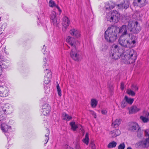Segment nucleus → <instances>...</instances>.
<instances>
[{"label":"nucleus","mask_w":149,"mask_h":149,"mask_svg":"<svg viewBox=\"0 0 149 149\" xmlns=\"http://www.w3.org/2000/svg\"><path fill=\"white\" fill-rule=\"evenodd\" d=\"M125 145L124 143H121L118 146V149H124Z\"/></svg>","instance_id":"obj_40"},{"label":"nucleus","mask_w":149,"mask_h":149,"mask_svg":"<svg viewBox=\"0 0 149 149\" xmlns=\"http://www.w3.org/2000/svg\"><path fill=\"white\" fill-rule=\"evenodd\" d=\"M130 109L129 111V113L130 114L135 113L139 110L136 106H132Z\"/></svg>","instance_id":"obj_19"},{"label":"nucleus","mask_w":149,"mask_h":149,"mask_svg":"<svg viewBox=\"0 0 149 149\" xmlns=\"http://www.w3.org/2000/svg\"><path fill=\"white\" fill-rule=\"evenodd\" d=\"M142 135V133L141 132V130L138 133V132H137V136L139 138L141 137Z\"/></svg>","instance_id":"obj_50"},{"label":"nucleus","mask_w":149,"mask_h":149,"mask_svg":"<svg viewBox=\"0 0 149 149\" xmlns=\"http://www.w3.org/2000/svg\"><path fill=\"white\" fill-rule=\"evenodd\" d=\"M44 62H45V64H46V61L47 60H46V58H45L44 59H43Z\"/></svg>","instance_id":"obj_57"},{"label":"nucleus","mask_w":149,"mask_h":149,"mask_svg":"<svg viewBox=\"0 0 149 149\" xmlns=\"http://www.w3.org/2000/svg\"><path fill=\"white\" fill-rule=\"evenodd\" d=\"M121 119H116L112 123L111 126L114 128L118 127L121 123Z\"/></svg>","instance_id":"obj_21"},{"label":"nucleus","mask_w":149,"mask_h":149,"mask_svg":"<svg viewBox=\"0 0 149 149\" xmlns=\"http://www.w3.org/2000/svg\"><path fill=\"white\" fill-rule=\"evenodd\" d=\"M105 7V8L106 10H111V9L110 7L109 6L108 3H107Z\"/></svg>","instance_id":"obj_45"},{"label":"nucleus","mask_w":149,"mask_h":149,"mask_svg":"<svg viewBox=\"0 0 149 149\" xmlns=\"http://www.w3.org/2000/svg\"><path fill=\"white\" fill-rule=\"evenodd\" d=\"M44 47H45V45H44L43 46V49H44Z\"/></svg>","instance_id":"obj_62"},{"label":"nucleus","mask_w":149,"mask_h":149,"mask_svg":"<svg viewBox=\"0 0 149 149\" xmlns=\"http://www.w3.org/2000/svg\"><path fill=\"white\" fill-rule=\"evenodd\" d=\"M122 59L125 64H128L134 63L136 59V52L133 49L129 48L123 51Z\"/></svg>","instance_id":"obj_1"},{"label":"nucleus","mask_w":149,"mask_h":149,"mask_svg":"<svg viewBox=\"0 0 149 149\" xmlns=\"http://www.w3.org/2000/svg\"><path fill=\"white\" fill-rule=\"evenodd\" d=\"M124 99L127 103L130 104H132L134 101L133 98H129L127 96H125Z\"/></svg>","instance_id":"obj_25"},{"label":"nucleus","mask_w":149,"mask_h":149,"mask_svg":"<svg viewBox=\"0 0 149 149\" xmlns=\"http://www.w3.org/2000/svg\"><path fill=\"white\" fill-rule=\"evenodd\" d=\"M123 51L125 50H123V49H120L118 51H116V49L115 50L111 49L109 52L110 56L115 60L120 58V57H121V58L122 59L123 56Z\"/></svg>","instance_id":"obj_5"},{"label":"nucleus","mask_w":149,"mask_h":149,"mask_svg":"<svg viewBox=\"0 0 149 149\" xmlns=\"http://www.w3.org/2000/svg\"><path fill=\"white\" fill-rule=\"evenodd\" d=\"M107 49V46L106 45L102 46V49H101V51H105Z\"/></svg>","instance_id":"obj_44"},{"label":"nucleus","mask_w":149,"mask_h":149,"mask_svg":"<svg viewBox=\"0 0 149 149\" xmlns=\"http://www.w3.org/2000/svg\"><path fill=\"white\" fill-rule=\"evenodd\" d=\"M51 21V22L53 24L54 26L57 27L59 26L58 25L60 22L59 20L57 18Z\"/></svg>","instance_id":"obj_24"},{"label":"nucleus","mask_w":149,"mask_h":149,"mask_svg":"<svg viewBox=\"0 0 149 149\" xmlns=\"http://www.w3.org/2000/svg\"><path fill=\"white\" fill-rule=\"evenodd\" d=\"M46 131L47 132V133L45 135V136L46 137L45 141H46V142L45 144H46L48 141L49 139V137H48V136H49V129L47 128L46 130Z\"/></svg>","instance_id":"obj_34"},{"label":"nucleus","mask_w":149,"mask_h":149,"mask_svg":"<svg viewBox=\"0 0 149 149\" xmlns=\"http://www.w3.org/2000/svg\"><path fill=\"white\" fill-rule=\"evenodd\" d=\"M1 19V17H0V19Z\"/></svg>","instance_id":"obj_64"},{"label":"nucleus","mask_w":149,"mask_h":149,"mask_svg":"<svg viewBox=\"0 0 149 149\" xmlns=\"http://www.w3.org/2000/svg\"><path fill=\"white\" fill-rule=\"evenodd\" d=\"M57 90L58 92V95L59 96H61V91L58 84L56 86Z\"/></svg>","instance_id":"obj_36"},{"label":"nucleus","mask_w":149,"mask_h":149,"mask_svg":"<svg viewBox=\"0 0 149 149\" xmlns=\"http://www.w3.org/2000/svg\"><path fill=\"white\" fill-rule=\"evenodd\" d=\"M130 4L129 1L128 0L124 1L121 3L117 5L118 8L127 9L129 7Z\"/></svg>","instance_id":"obj_15"},{"label":"nucleus","mask_w":149,"mask_h":149,"mask_svg":"<svg viewBox=\"0 0 149 149\" xmlns=\"http://www.w3.org/2000/svg\"><path fill=\"white\" fill-rule=\"evenodd\" d=\"M5 120V118L3 117V116L2 115L0 116V123H1V125L3 124V121Z\"/></svg>","instance_id":"obj_41"},{"label":"nucleus","mask_w":149,"mask_h":149,"mask_svg":"<svg viewBox=\"0 0 149 149\" xmlns=\"http://www.w3.org/2000/svg\"><path fill=\"white\" fill-rule=\"evenodd\" d=\"M93 116H94V118H96V114H95V115H94Z\"/></svg>","instance_id":"obj_61"},{"label":"nucleus","mask_w":149,"mask_h":149,"mask_svg":"<svg viewBox=\"0 0 149 149\" xmlns=\"http://www.w3.org/2000/svg\"><path fill=\"white\" fill-rule=\"evenodd\" d=\"M130 38L128 40L130 47L132 48L135 47L136 45L137 38L136 36L132 34H128Z\"/></svg>","instance_id":"obj_11"},{"label":"nucleus","mask_w":149,"mask_h":149,"mask_svg":"<svg viewBox=\"0 0 149 149\" xmlns=\"http://www.w3.org/2000/svg\"><path fill=\"white\" fill-rule=\"evenodd\" d=\"M128 103L125 100L121 102V107L122 108H125L127 104Z\"/></svg>","instance_id":"obj_39"},{"label":"nucleus","mask_w":149,"mask_h":149,"mask_svg":"<svg viewBox=\"0 0 149 149\" xmlns=\"http://www.w3.org/2000/svg\"><path fill=\"white\" fill-rule=\"evenodd\" d=\"M119 44L124 49L123 50H125L129 48L130 49L128 43V40H126V38L124 36H120L118 40Z\"/></svg>","instance_id":"obj_7"},{"label":"nucleus","mask_w":149,"mask_h":149,"mask_svg":"<svg viewBox=\"0 0 149 149\" xmlns=\"http://www.w3.org/2000/svg\"><path fill=\"white\" fill-rule=\"evenodd\" d=\"M114 28L118 29V35L121 34L120 36H124L125 35L128 34L129 33L127 29V26L126 25H123L119 27L115 26Z\"/></svg>","instance_id":"obj_8"},{"label":"nucleus","mask_w":149,"mask_h":149,"mask_svg":"<svg viewBox=\"0 0 149 149\" xmlns=\"http://www.w3.org/2000/svg\"><path fill=\"white\" fill-rule=\"evenodd\" d=\"M50 17L51 21L57 18L56 13L54 11L52 12L50 15Z\"/></svg>","instance_id":"obj_31"},{"label":"nucleus","mask_w":149,"mask_h":149,"mask_svg":"<svg viewBox=\"0 0 149 149\" xmlns=\"http://www.w3.org/2000/svg\"><path fill=\"white\" fill-rule=\"evenodd\" d=\"M90 146L91 147L92 149H95V145L93 141H91V142Z\"/></svg>","instance_id":"obj_42"},{"label":"nucleus","mask_w":149,"mask_h":149,"mask_svg":"<svg viewBox=\"0 0 149 149\" xmlns=\"http://www.w3.org/2000/svg\"><path fill=\"white\" fill-rule=\"evenodd\" d=\"M63 116L64 117L63 119L67 121H69L72 118V117L71 116H69L68 114L64 113Z\"/></svg>","instance_id":"obj_28"},{"label":"nucleus","mask_w":149,"mask_h":149,"mask_svg":"<svg viewBox=\"0 0 149 149\" xmlns=\"http://www.w3.org/2000/svg\"><path fill=\"white\" fill-rule=\"evenodd\" d=\"M49 5L51 7H53L55 5V3L54 1L52 0L49 1Z\"/></svg>","instance_id":"obj_43"},{"label":"nucleus","mask_w":149,"mask_h":149,"mask_svg":"<svg viewBox=\"0 0 149 149\" xmlns=\"http://www.w3.org/2000/svg\"><path fill=\"white\" fill-rule=\"evenodd\" d=\"M132 90L134 91H137L138 90V87L135 84H132L131 86Z\"/></svg>","instance_id":"obj_37"},{"label":"nucleus","mask_w":149,"mask_h":149,"mask_svg":"<svg viewBox=\"0 0 149 149\" xmlns=\"http://www.w3.org/2000/svg\"><path fill=\"white\" fill-rule=\"evenodd\" d=\"M1 125V130H2L3 132H6L8 131V128H10V127L8 126V125H6L5 126H3V124H2Z\"/></svg>","instance_id":"obj_33"},{"label":"nucleus","mask_w":149,"mask_h":149,"mask_svg":"<svg viewBox=\"0 0 149 149\" xmlns=\"http://www.w3.org/2000/svg\"><path fill=\"white\" fill-rule=\"evenodd\" d=\"M67 42L71 45L72 48H77V46L80 43L79 42L73 38L69 36L66 39Z\"/></svg>","instance_id":"obj_9"},{"label":"nucleus","mask_w":149,"mask_h":149,"mask_svg":"<svg viewBox=\"0 0 149 149\" xmlns=\"http://www.w3.org/2000/svg\"><path fill=\"white\" fill-rule=\"evenodd\" d=\"M120 17V15L116 10L111 11L108 14L107 16V21L114 24L119 21Z\"/></svg>","instance_id":"obj_4"},{"label":"nucleus","mask_w":149,"mask_h":149,"mask_svg":"<svg viewBox=\"0 0 149 149\" xmlns=\"http://www.w3.org/2000/svg\"><path fill=\"white\" fill-rule=\"evenodd\" d=\"M127 93L128 95L132 96H134L135 94V92L131 90L128 89Z\"/></svg>","instance_id":"obj_35"},{"label":"nucleus","mask_w":149,"mask_h":149,"mask_svg":"<svg viewBox=\"0 0 149 149\" xmlns=\"http://www.w3.org/2000/svg\"><path fill=\"white\" fill-rule=\"evenodd\" d=\"M143 116L140 117V119L144 123H147L149 121V117L147 116H145L144 114H143Z\"/></svg>","instance_id":"obj_22"},{"label":"nucleus","mask_w":149,"mask_h":149,"mask_svg":"<svg viewBox=\"0 0 149 149\" xmlns=\"http://www.w3.org/2000/svg\"><path fill=\"white\" fill-rule=\"evenodd\" d=\"M70 34L76 38H78L80 36V34L79 32L77 30L74 29H71L70 31Z\"/></svg>","instance_id":"obj_17"},{"label":"nucleus","mask_w":149,"mask_h":149,"mask_svg":"<svg viewBox=\"0 0 149 149\" xmlns=\"http://www.w3.org/2000/svg\"><path fill=\"white\" fill-rule=\"evenodd\" d=\"M108 4L110 7L111 9H112L115 6V3L111 1L109 2Z\"/></svg>","instance_id":"obj_38"},{"label":"nucleus","mask_w":149,"mask_h":149,"mask_svg":"<svg viewBox=\"0 0 149 149\" xmlns=\"http://www.w3.org/2000/svg\"><path fill=\"white\" fill-rule=\"evenodd\" d=\"M136 1H137L138 3H141V0H137Z\"/></svg>","instance_id":"obj_58"},{"label":"nucleus","mask_w":149,"mask_h":149,"mask_svg":"<svg viewBox=\"0 0 149 149\" xmlns=\"http://www.w3.org/2000/svg\"><path fill=\"white\" fill-rule=\"evenodd\" d=\"M78 127L77 128L79 129L80 130H81V132H83L84 130L82 128V127L81 125H78Z\"/></svg>","instance_id":"obj_47"},{"label":"nucleus","mask_w":149,"mask_h":149,"mask_svg":"<svg viewBox=\"0 0 149 149\" xmlns=\"http://www.w3.org/2000/svg\"><path fill=\"white\" fill-rule=\"evenodd\" d=\"M133 4L134 6H138V4L137 3L136 0H134L133 2Z\"/></svg>","instance_id":"obj_51"},{"label":"nucleus","mask_w":149,"mask_h":149,"mask_svg":"<svg viewBox=\"0 0 149 149\" xmlns=\"http://www.w3.org/2000/svg\"><path fill=\"white\" fill-rule=\"evenodd\" d=\"M1 109H2V110L4 112H6V109L3 107H1Z\"/></svg>","instance_id":"obj_54"},{"label":"nucleus","mask_w":149,"mask_h":149,"mask_svg":"<svg viewBox=\"0 0 149 149\" xmlns=\"http://www.w3.org/2000/svg\"><path fill=\"white\" fill-rule=\"evenodd\" d=\"M101 113L102 114L105 115L107 113V111L106 110H102L101 111Z\"/></svg>","instance_id":"obj_52"},{"label":"nucleus","mask_w":149,"mask_h":149,"mask_svg":"<svg viewBox=\"0 0 149 149\" xmlns=\"http://www.w3.org/2000/svg\"><path fill=\"white\" fill-rule=\"evenodd\" d=\"M48 70L47 75L45 77L44 82L46 84H49L50 81V79L52 77L51 72L49 70L46 69L45 71V72L46 73V72Z\"/></svg>","instance_id":"obj_14"},{"label":"nucleus","mask_w":149,"mask_h":149,"mask_svg":"<svg viewBox=\"0 0 149 149\" xmlns=\"http://www.w3.org/2000/svg\"><path fill=\"white\" fill-rule=\"evenodd\" d=\"M89 140L88 134L86 133L85 135V138L83 139L82 141L86 145H88L89 143Z\"/></svg>","instance_id":"obj_29"},{"label":"nucleus","mask_w":149,"mask_h":149,"mask_svg":"<svg viewBox=\"0 0 149 149\" xmlns=\"http://www.w3.org/2000/svg\"><path fill=\"white\" fill-rule=\"evenodd\" d=\"M141 6H143L146 4V0H141Z\"/></svg>","instance_id":"obj_46"},{"label":"nucleus","mask_w":149,"mask_h":149,"mask_svg":"<svg viewBox=\"0 0 149 149\" xmlns=\"http://www.w3.org/2000/svg\"><path fill=\"white\" fill-rule=\"evenodd\" d=\"M66 149H74L73 148L70 147L69 146H68L66 148Z\"/></svg>","instance_id":"obj_56"},{"label":"nucleus","mask_w":149,"mask_h":149,"mask_svg":"<svg viewBox=\"0 0 149 149\" xmlns=\"http://www.w3.org/2000/svg\"><path fill=\"white\" fill-rule=\"evenodd\" d=\"M145 133L149 135V129L146 130L145 131Z\"/></svg>","instance_id":"obj_53"},{"label":"nucleus","mask_w":149,"mask_h":149,"mask_svg":"<svg viewBox=\"0 0 149 149\" xmlns=\"http://www.w3.org/2000/svg\"><path fill=\"white\" fill-rule=\"evenodd\" d=\"M1 63L2 64L3 68H8L9 65V63L8 62H7L5 61L4 60L1 61Z\"/></svg>","instance_id":"obj_27"},{"label":"nucleus","mask_w":149,"mask_h":149,"mask_svg":"<svg viewBox=\"0 0 149 149\" xmlns=\"http://www.w3.org/2000/svg\"><path fill=\"white\" fill-rule=\"evenodd\" d=\"M127 149H132L130 147H128Z\"/></svg>","instance_id":"obj_60"},{"label":"nucleus","mask_w":149,"mask_h":149,"mask_svg":"<svg viewBox=\"0 0 149 149\" xmlns=\"http://www.w3.org/2000/svg\"><path fill=\"white\" fill-rule=\"evenodd\" d=\"M120 88L122 90H123L124 88V84L123 82L121 83Z\"/></svg>","instance_id":"obj_49"},{"label":"nucleus","mask_w":149,"mask_h":149,"mask_svg":"<svg viewBox=\"0 0 149 149\" xmlns=\"http://www.w3.org/2000/svg\"><path fill=\"white\" fill-rule=\"evenodd\" d=\"M92 111L93 112V113H92V115H95V114H96L93 111Z\"/></svg>","instance_id":"obj_59"},{"label":"nucleus","mask_w":149,"mask_h":149,"mask_svg":"<svg viewBox=\"0 0 149 149\" xmlns=\"http://www.w3.org/2000/svg\"><path fill=\"white\" fill-rule=\"evenodd\" d=\"M128 130L132 132H138V133L140 130V128L139 125L135 122L130 123L128 125Z\"/></svg>","instance_id":"obj_10"},{"label":"nucleus","mask_w":149,"mask_h":149,"mask_svg":"<svg viewBox=\"0 0 149 149\" xmlns=\"http://www.w3.org/2000/svg\"><path fill=\"white\" fill-rule=\"evenodd\" d=\"M70 22L68 18L67 17H64L63 18V22L62 23V26L63 28H62L63 31H65L66 29L69 25Z\"/></svg>","instance_id":"obj_12"},{"label":"nucleus","mask_w":149,"mask_h":149,"mask_svg":"<svg viewBox=\"0 0 149 149\" xmlns=\"http://www.w3.org/2000/svg\"><path fill=\"white\" fill-rule=\"evenodd\" d=\"M127 29L128 32H130L129 34H137L140 31L141 27L137 21L134 22L130 21L128 22L127 25Z\"/></svg>","instance_id":"obj_3"},{"label":"nucleus","mask_w":149,"mask_h":149,"mask_svg":"<svg viewBox=\"0 0 149 149\" xmlns=\"http://www.w3.org/2000/svg\"><path fill=\"white\" fill-rule=\"evenodd\" d=\"M50 111V107L49 105L47 104H45L42 106V112L43 114L45 115L49 114Z\"/></svg>","instance_id":"obj_13"},{"label":"nucleus","mask_w":149,"mask_h":149,"mask_svg":"<svg viewBox=\"0 0 149 149\" xmlns=\"http://www.w3.org/2000/svg\"><path fill=\"white\" fill-rule=\"evenodd\" d=\"M117 145V143L114 141L110 143L108 145L107 147L109 148H111L115 147Z\"/></svg>","instance_id":"obj_30"},{"label":"nucleus","mask_w":149,"mask_h":149,"mask_svg":"<svg viewBox=\"0 0 149 149\" xmlns=\"http://www.w3.org/2000/svg\"><path fill=\"white\" fill-rule=\"evenodd\" d=\"M56 7L57 8L58 10L60 12H61V10L60 9V8L58 6H56Z\"/></svg>","instance_id":"obj_55"},{"label":"nucleus","mask_w":149,"mask_h":149,"mask_svg":"<svg viewBox=\"0 0 149 149\" xmlns=\"http://www.w3.org/2000/svg\"><path fill=\"white\" fill-rule=\"evenodd\" d=\"M81 53L79 50L77 48L71 49V50L70 52L71 57L74 61H79L80 60Z\"/></svg>","instance_id":"obj_6"},{"label":"nucleus","mask_w":149,"mask_h":149,"mask_svg":"<svg viewBox=\"0 0 149 149\" xmlns=\"http://www.w3.org/2000/svg\"><path fill=\"white\" fill-rule=\"evenodd\" d=\"M118 29L113 26L108 28L105 32L104 38L106 41L109 43H113L117 38Z\"/></svg>","instance_id":"obj_2"},{"label":"nucleus","mask_w":149,"mask_h":149,"mask_svg":"<svg viewBox=\"0 0 149 149\" xmlns=\"http://www.w3.org/2000/svg\"><path fill=\"white\" fill-rule=\"evenodd\" d=\"M8 95L7 90L5 89L3 87L0 86V96L1 97H5Z\"/></svg>","instance_id":"obj_18"},{"label":"nucleus","mask_w":149,"mask_h":149,"mask_svg":"<svg viewBox=\"0 0 149 149\" xmlns=\"http://www.w3.org/2000/svg\"><path fill=\"white\" fill-rule=\"evenodd\" d=\"M114 49L113 50L116 49V51H118V45H116L114 47Z\"/></svg>","instance_id":"obj_48"},{"label":"nucleus","mask_w":149,"mask_h":149,"mask_svg":"<svg viewBox=\"0 0 149 149\" xmlns=\"http://www.w3.org/2000/svg\"><path fill=\"white\" fill-rule=\"evenodd\" d=\"M120 133V131L118 130L115 129L110 132V134H114L112 136V138H115L117 136H119Z\"/></svg>","instance_id":"obj_20"},{"label":"nucleus","mask_w":149,"mask_h":149,"mask_svg":"<svg viewBox=\"0 0 149 149\" xmlns=\"http://www.w3.org/2000/svg\"><path fill=\"white\" fill-rule=\"evenodd\" d=\"M146 136H148V138H146L145 140L141 142L140 143V145H144L145 148H148L149 146V135L145 133Z\"/></svg>","instance_id":"obj_16"},{"label":"nucleus","mask_w":149,"mask_h":149,"mask_svg":"<svg viewBox=\"0 0 149 149\" xmlns=\"http://www.w3.org/2000/svg\"><path fill=\"white\" fill-rule=\"evenodd\" d=\"M74 143L75 149H80L79 142L78 140H77L75 142H74Z\"/></svg>","instance_id":"obj_32"},{"label":"nucleus","mask_w":149,"mask_h":149,"mask_svg":"<svg viewBox=\"0 0 149 149\" xmlns=\"http://www.w3.org/2000/svg\"><path fill=\"white\" fill-rule=\"evenodd\" d=\"M68 48H70V47H69V46H68Z\"/></svg>","instance_id":"obj_63"},{"label":"nucleus","mask_w":149,"mask_h":149,"mask_svg":"<svg viewBox=\"0 0 149 149\" xmlns=\"http://www.w3.org/2000/svg\"><path fill=\"white\" fill-rule=\"evenodd\" d=\"M70 125L71 127V129L73 131H75L77 128L78 125H76L74 122H71L70 123Z\"/></svg>","instance_id":"obj_23"},{"label":"nucleus","mask_w":149,"mask_h":149,"mask_svg":"<svg viewBox=\"0 0 149 149\" xmlns=\"http://www.w3.org/2000/svg\"><path fill=\"white\" fill-rule=\"evenodd\" d=\"M97 104V101L95 99H92L91 100V104L93 108H95Z\"/></svg>","instance_id":"obj_26"}]
</instances>
